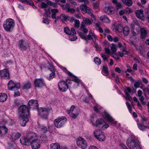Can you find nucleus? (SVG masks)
<instances>
[{
    "label": "nucleus",
    "instance_id": "09e8293b",
    "mask_svg": "<svg viewBox=\"0 0 149 149\" xmlns=\"http://www.w3.org/2000/svg\"><path fill=\"white\" fill-rule=\"evenodd\" d=\"M51 11L52 13V14H56L57 13H58V10L57 9H52Z\"/></svg>",
    "mask_w": 149,
    "mask_h": 149
},
{
    "label": "nucleus",
    "instance_id": "423d86ee",
    "mask_svg": "<svg viewBox=\"0 0 149 149\" xmlns=\"http://www.w3.org/2000/svg\"><path fill=\"white\" fill-rule=\"evenodd\" d=\"M93 133L95 137L99 141H103L105 140V136L100 130H97L94 132Z\"/></svg>",
    "mask_w": 149,
    "mask_h": 149
},
{
    "label": "nucleus",
    "instance_id": "c756f323",
    "mask_svg": "<svg viewBox=\"0 0 149 149\" xmlns=\"http://www.w3.org/2000/svg\"><path fill=\"white\" fill-rule=\"evenodd\" d=\"M86 4H82L80 6V8L82 13H86V10L87 8H88L86 6Z\"/></svg>",
    "mask_w": 149,
    "mask_h": 149
},
{
    "label": "nucleus",
    "instance_id": "b1692460",
    "mask_svg": "<svg viewBox=\"0 0 149 149\" xmlns=\"http://www.w3.org/2000/svg\"><path fill=\"white\" fill-rule=\"evenodd\" d=\"M8 129L4 125L0 126V136H2L7 132Z\"/></svg>",
    "mask_w": 149,
    "mask_h": 149
},
{
    "label": "nucleus",
    "instance_id": "aec40b11",
    "mask_svg": "<svg viewBox=\"0 0 149 149\" xmlns=\"http://www.w3.org/2000/svg\"><path fill=\"white\" fill-rule=\"evenodd\" d=\"M91 122L93 125L96 127L99 126L100 125L102 126L103 124H105V121L103 119H98L96 120L95 123L91 120Z\"/></svg>",
    "mask_w": 149,
    "mask_h": 149
},
{
    "label": "nucleus",
    "instance_id": "4c0bfd02",
    "mask_svg": "<svg viewBox=\"0 0 149 149\" xmlns=\"http://www.w3.org/2000/svg\"><path fill=\"white\" fill-rule=\"evenodd\" d=\"M116 46L113 43L111 44V49L113 54L116 51Z\"/></svg>",
    "mask_w": 149,
    "mask_h": 149
},
{
    "label": "nucleus",
    "instance_id": "c9c22d12",
    "mask_svg": "<svg viewBox=\"0 0 149 149\" xmlns=\"http://www.w3.org/2000/svg\"><path fill=\"white\" fill-rule=\"evenodd\" d=\"M86 13H87L89 15H90L92 17H93L94 19H95V16L92 12L90 8L88 7V8H87V9Z\"/></svg>",
    "mask_w": 149,
    "mask_h": 149
},
{
    "label": "nucleus",
    "instance_id": "6e6d98bb",
    "mask_svg": "<svg viewBox=\"0 0 149 149\" xmlns=\"http://www.w3.org/2000/svg\"><path fill=\"white\" fill-rule=\"evenodd\" d=\"M45 14L47 16V17H50V12H49V10H47L46 9H45Z\"/></svg>",
    "mask_w": 149,
    "mask_h": 149
},
{
    "label": "nucleus",
    "instance_id": "4468645a",
    "mask_svg": "<svg viewBox=\"0 0 149 149\" xmlns=\"http://www.w3.org/2000/svg\"><path fill=\"white\" fill-rule=\"evenodd\" d=\"M28 105L30 108H32L33 109H37L38 106V101L36 100H30L28 102Z\"/></svg>",
    "mask_w": 149,
    "mask_h": 149
},
{
    "label": "nucleus",
    "instance_id": "20e7f679",
    "mask_svg": "<svg viewBox=\"0 0 149 149\" xmlns=\"http://www.w3.org/2000/svg\"><path fill=\"white\" fill-rule=\"evenodd\" d=\"M66 118L65 116L55 119L54 121L55 126L58 128L63 126L66 122Z\"/></svg>",
    "mask_w": 149,
    "mask_h": 149
},
{
    "label": "nucleus",
    "instance_id": "052dcab7",
    "mask_svg": "<svg viewBox=\"0 0 149 149\" xmlns=\"http://www.w3.org/2000/svg\"><path fill=\"white\" fill-rule=\"evenodd\" d=\"M80 2H84L85 4H88V0H78Z\"/></svg>",
    "mask_w": 149,
    "mask_h": 149
},
{
    "label": "nucleus",
    "instance_id": "a19ab883",
    "mask_svg": "<svg viewBox=\"0 0 149 149\" xmlns=\"http://www.w3.org/2000/svg\"><path fill=\"white\" fill-rule=\"evenodd\" d=\"M139 128L141 130H144L147 127L141 124H138Z\"/></svg>",
    "mask_w": 149,
    "mask_h": 149
},
{
    "label": "nucleus",
    "instance_id": "72a5a7b5",
    "mask_svg": "<svg viewBox=\"0 0 149 149\" xmlns=\"http://www.w3.org/2000/svg\"><path fill=\"white\" fill-rule=\"evenodd\" d=\"M60 17L61 21L63 22L66 21L69 17V16L68 15H65L64 14H62L60 16Z\"/></svg>",
    "mask_w": 149,
    "mask_h": 149
},
{
    "label": "nucleus",
    "instance_id": "473e14b6",
    "mask_svg": "<svg viewBox=\"0 0 149 149\" xmlns=\"http://www.w3.org/2000/svg\"><path fill=\"white\" fill-rule=\"evenodd\" d=\"M100 19L102 21L107 23H109L110 22L109 19L105 15H102L101 16Z\"/></svg>",
    "mask_w": 149,
    "mask_h": 149
},
{
    "label": "nucleus",
    "instance_id": "f3484780",
    "mask_svg": "<svg viewBox=\"0 0 149 149\" xmlns=\"http://www.w3.org/2000/svg\"><path fill=\"white\" fill-rule=\"evenodd\" d=\"M143 10L142 9L140 10H136L135 13L136 16L140 19L142 20H144V17L143 15Z\"/></svg>",
    "mask_w": 149,
    "mask_h": 149
},
{
    "label": "nucleus",
    "instance_id": "a18cd8bd",
    "mask_svg": "<svg viewBox=\"0 0 149 149\" xmlns=\"http://www.w3.org/2000/svg\"><path fill=\"white\" fill-rule=\"evenodd\" d=\"M74 26L75 27L78 28L79 27L80 22L79 20L76 19L74 20Z\"/></svg>",
    "mask_w": 149,
    "mask_h": 149
},
{
    "label": "nucleus",
    "instance_id": "49530a36",
    "mask_svg": "<svg viewBox=\"0 0 149 149\" xmlns=\"http://www.w3.org/2000/svg\"><path fill=\"white\" fill-rule=\"evenodd\" d=\"M102 71L106 74H108V71L107 70V68L105 66H103V68Z\"/></svg>",
    "mask_w": 149,
    "mask_h": 149
},
{
    "label": "nucleus",
    "instance_id": "bf43d9fd",
    "mask_svg": "<svg viewBox=\"0 0 149 149\" xmlns=\"http://www.w3.org/2000/svg\"><path fill=\"white\" fill-rule=\"evenodd\" d=\"M91 35L92 37L93 38V40L94 42H95L96 41V39L97 38V36L96 35H94L93 33H91Z\"/></svg>",
    "mask_w": 149,
    "mask_h": 149
},
{
    "label": "nucleus",
    "instance_id": "a878e982",
    "mask_svg": "<svg viewBox=\"0 0 149 149\" xmlns=\"http://www.w3.org/2000/svg\"><path fill=\"white\" fill-rule=\"evenodd\" d=\"M79 111L76 109H75L74 111L70 114V117L75 118L79 115Z\"/></svg>",
    "mask_w": 149,
    "mask_h": 149
},
{
    "label": "nucleus",
    "instance_id": "39448f33",
    "mask_svg": "<svg viewBox=\"0 0 149 149\" xmlns=\"http://www.w3.org/2000/svg\"><path fill=\"white\" fill-rule=\"evenodd\" d=\"M9 90L15 91H17L20 88L19 84L14 83L12 80H10L8 84Z\"/></svg>",
    "mask_w": 149,
    "mask_h": 149
},
{
    "label": "nucleus",
    "instance_id": "4d7b16f0",
    "mask_svg": "<svg viewBox=\"0 0 149 149\" xmlns=\"http://www.w3.org/2000/svg\"><path fill=\"white\" fill-rule=\"evenodd\" d=\"M140 85V84L139 81L136 82L134 84V86L136 88H139Z\"/></svg>",
    "mask_w": 149,
    "mask_h": 149
},
{
    "label": "nucleus",
    "instance_id": "338daca9",
    "mask_svg": "<svg viewBox=\"0 0 149 149\" xmlns=\"http://www.w3.org/2000/svg\"><path fill=\"white\" fill-rule=\"evenodd\" d=\"M108 40L110 42H112L113 40V38L110 35H109L107 36Z\"/></svg>",
    "mask_w": 149,
    "mask_h": 149
},
{
    "label": "nucleus",
    "instance_id": "7ed1b4c3",
    "mask_svg": "<svg viewBox=\"0 0 149 149\" xmlns=\"http://www.w3.org/2000/svg\"><path fill=\"white\" fill-rule=\"evenodd\" d=\"M18 112L20 116H29V110L27 106L22 105L20 106L18 109Z\"/></svg>",
    "mask_w": 149,
    "mask_h": 149
},
{
    "label": "nucleus",
    "instance_id": "9b49d317",
    "mask_svg": "<svg viewBox=\"0 0 149 149\" xmlns=\"http://www.w3.org/2000/svg\"><path fill=\"white\" fill-rule=\"evenodd\" d=\"M26 137L30 141V142L38 139V136L37 134L33 132H29L26 134Z\"/></svg>",
    "mask_w": 149,
    "mask_h": 149
},
{
    "label": "nucleus",
    "instance_id": "37998d69",
    "mask_svg": "<svg viewBox=\"0 0 149 149\" xmlns=\"http://www.w3.org/2000/svg\"><path fill=\"white\" fill-rule=\"evenodd\" d=\"M64 31L67 34L69 35L71 33V31L68 27L65 28Z\"/></svg>",
    "mask_w": 149,
    "mask_h": 149
},
{
    "label": "nucleus",
    "instance_id": "7c9ffc66",
    "mask_svg": "<svg viewBox=\"0 0 149 149\" xmlns=\"http://www.w3.org/2000/svg\"><path fill=\"white\" fill-rule=\"evenodd\" d=\"M124 35L125 36L128 35L130 33V29L127 26H125L123 28V31Z\"/></svg>",
    "mask_w": 149,
    "mask_h": 149
},
{
    "label": "nucleus",
    "instance_id": "8fccbe9b",
    "mask_svg": "<svg viewBox=\"0 0 149 149\" xmlns=\"http://www.w3.org/2000/svg\"><path fill=\"white\" fill-rule=\"evenodd\" d=\"M48 7L47 3L46 4L44 2H42L41 3V7L42 8H45Z\"/></svg>",
    "mask_w": 149,
    "mask_h": 149
},
{
    "label": "nucleus",
    "instance_id": "dca6fc26",
    "mask_svg": "<svg viewBox=\"0 0 149 149\" xmlns=\"http://www.w3.org/2000/svg\"><path fill=\"white\" fill-rule=\"evenodd\" d=\"M30 144L31 145V147L33 149H38L40 148V144L38 139L31 141Z\"/></svg>",
    "mask_w": 149,
    "mask_h": 149
},
{
    "label": "nucleus",
    "instance_id": "e2e57ef3",
    "mask_svg": "<svg viewBox=\"0 0 149 149\" xmlns=\"http://www.w3.org/2000/svg\"><path fill=\"white\" fill-rule=\"evenodd\" d=\"M48 69L51 72H53V71H55L53 66L52 65H50L49 67V68Z\"/></svg>",
    "mask_w": 149,
    "mask_h": 149
},
{
    "label": "nucleus",
    "instance_id": "a211bd4d",
    "mask_svg": "<svg viewBox=\"0 0 149 149\" xmlns=\"http://www.w3.org/2000/svg\"><path fill=\"white\" fill-rule=\"evenodd\" d=\"M104 10L106 13L109 15L113 14L114 13V9L111 6L105 7Z\"/></svg>",
    "mask_w": 149,
    "mask_h": 149
},
{
    "label": "nucleus",
    "instance_id": "6e6552de",
    "mask_svg": "<svg viewBox=\"0 0 149 149\" xmlns=\"http://www.w3.org/2000/svg\"><path fill=\"white\" fill-rule=\"evenodd\" d=\"M77 145L82 149L86 148L87 146V143L86 141L82 137H79L77 141Z\"/></svg>",
    "mask_w": 149,
    "mask_h": 149
},
{
    "label": "nucleus",
    "instance_id": "f704fd0d",
    "mask_svg": "<svg viewBox=\"0 0 149 149\" xmlns=\"http://www.w3.org/2000/svg\"><path fill=\"white\" fill-rule=\"evenodd\" d=\"M69 38L71 41H74L77 39V37L75 35L71 33L69 35Z\"/></svg>",
    "mask_w": 149,
    "mask_h": 149
},
{
    "label": "nucleus",
    "instance_id": "c85d7f7f",
    "mask_svg": "<svg viewBox=\"0 0 149 149\" xmlns=\"http://www.w3.org/2000/svg\"><path fill=\"white\" fill-rule=\"evenodd\" d=\"M51 149H60V145L57 143H52L50 144Z\"/></svg>",
    "mask_w": 149,
    "mask_h": 149
},
{
    "label": "nucleus",
    "instance_id": "de8ad7c7",
    "mask_svg": "<svg viewBox=\"0 0 149 149\" xmlns=\"http://www.w3.org/2000/svg\"><path fill=\"white\" fill-rule=\"evenodd\" d=\"M79 35L80 37L83 39H84L86 37L85 36L86 35L83 32H78Z\"/></svg>",
    "mask_w": 149,
    "mask_h": 149
},
{
    "label": "nucleus",
    "instance_id": "e433bc0d",
    "mask_svg": "<svg viewBox=\"0 0 149 149\" xmlns=\"http://www.w3.org/2000/svg\"><path fill=\"white\" fill-rule=\"evenodd\" d=\"M61 6L64 10H67V12L70 8L69 4L68 3L65 5H63Z\"/></svg>",
    "mask_w": 149,
    "mask_h": 149
},
{
    "label": "nucleus",
    "instance_id": "680f3d73",
    "mask_svg": "<svg viewBox=\"0 0 149 149\" xmlns=\"http://www.w3.org/2000/svg\"><path fill=\"white\" fill-rule=\"evenodd\" d=\"M83 101L85 102L88 103L89 102V99L88 98H86L85 99H84V98H86V97L85 96H82Z\"/></svg>",
    "mask_w": 149,
    "mask_h": 149
},
{
    "label": "nucleus",
    "instance_id": "2eb2a0df",
    "mask_svg": "<svg viewBox=\"0 0 149 149\" xmlns=\"http://www.w3.org/2000/svg\"><path fill=\"white\" fill-rule=\"evenodd\" d=\"M19 47L22 50H26L28 47V45L27 42L23 40H19L18 42Z\"/></svg>",
    "mask_w": 149,
    "mask_h": 149
},
{
    "label": "nucleus",
    "instance_id": "774afa93",
    "mask_svg": "<svg viewBox=\"0 0 149 149\" xmlns=\"http://www.w3.org/2000/svg\"><path fill=\"white\" fill-rule=\"evenodd\" d=\"M85 24H86L85 23L83 22L81 23V29L85 28V27L86 26Z\"/></svg>",
    "mask_w": 149,
    "mask_h": 149
},
{
    "label": "nucleus",
    "instance_id": "58836bf2",
    "mask_svg": "<svg viewBox=\"0 0 149 149\" xmlns=\"http://www.w3.org/2000/svg\"><path fill=\"white\" fill-rule=\"evenodd\" d=\"M83 21L85 22L86 24H92L91 21L88 18H83Z\"/></svg>",
    "mask_w": 149,
    "mask_h": 149
},
{
    "label": "nucleus",
    "instance_id": "ddd939ff",
    "mask_svg": "<svg viewBox=\"0 0 149 149\" xmlns=\"http://www.w3.org/2000/svg\"><path fill=\"white\" fill-rule=\"evenodd\" d=\"M0 76L2 79H9V74L8 70L5 69L0 71Z\"/></svg>",
    "mask_w": 149,
    "mask_h": 149
},
{
    "label": "nucleus",
    "instance_id": "c03bdc74",
    "mask_svg": "<svg viewBox=\"0 0 149 149\" xmlns=\"http://www.w3.org/2000/svg\"><path fill=\"white\" fill-rule=\"evenodd\" d=\"M75 106L73 105L70 108V109L68 111V113L69 115L72 112L74 111L75 109Z\"/></svg>",
    "mask_w": 149,
    "mask_h": 149
},
{
    "label": "nucleus",
    "instance_id": "0eeeda50",
    "mask_svg": "<svg viewBox=\"0 0 149 149\" xmlns=\"http://www.w3.org/2000/svg\"><path fill=\"white\" fill-rule=\"evenodd\" d=\"M39 115L42 118H48L49 110L46 108H40L38 109Z\"/></svg>",
    "mask_w": 149,
    "mask_h": 149
},
{
    "label": "nucleus",
    "instance_id": "4be33fe9",
    "mask_svg": "<svg viewBox=\"0 0 149 149\" xmlns=\"http://www.w3.org/2000/svg\"><path fill=\"white\" fill-rule=\"evenodd\" d=\"M26 137V135L25 137H22L20 139V143L24 145H29L30 143L29 140Z\"/></svg>",
    "mask_w": 149,
    "mask_h": 149
},
{
    "label": "nucleus",
    "instance_id": "412c9836",
    "mask_svg": "<svg viewBox=\"0 0 149 149\" xmlns=\"http://www.w3.org/2000/svg\"><path fill=\"white\" fill-rule=\"evenodd\" d=\"M140 31L141 38L142 39L145 40L148 34L146 29L145 28H141Z\"/></svg>",
    "mask_w": 149,
    "mask_h": 149
},
{
    "label": "nucleus",
    "instance_id": "f8f14e48",
    "mask_svg": "<svg viewBox=\"0 0 149 149\" xmlns=\"http://www.w3.org/2000/svg\"><path fill=\"white\" fill-rule=\"evenodd\" d=\"M34 84L36 87L42 88L45 85L43 80L42 78L36 79L34 81Z\"/></svg>",
    "mask_w": 149,
    "mask_h": 149
},
{
    "label": "nucleus",
    "instance_id": "13d9d810",
    "mask_svg": "<svg viewBox=\"0 0 149 149\" xmlns=\"http://www.w3.org/2000/svg\"><path fill=\"white\" fill-rule=\"evenodd\" d=\"M101 56L103 58V59L104 61H107L108 59L106 57V55L104 54L101 53Z\"/></svg>",
    "mask_w": 149,
    "mask_h": 149
},
{
    "label": "nucleus",
    "instance_id": "393cba45",
    "mask_svg": "<svg viewBox=\"0 0 149 149\" xmlns=\"http://www.w3.org/2000/svg\"><path fill=\"white\" fill-rule=\"evenodd\" d=\"M112 26L115 27V30H117L119 32L122 31L123 30V27L120 24L117 25L116 24H112Z\"/></svg>",
    "mask_w": 149,
    "mask_h": 149
},
{
    "label": "nucleus",
    "instance_id": "5701e85b",
    "mask_svg": "<svg viewBox=\"0 0 149 149\" xmlns=\"http://www.w3.org/2000/svg\"><path fill=\"white\" fill-rule=\"evenodd\" d=\"M38 127L40 129V130L41 132L42 133H46L47 132L48 130H50V127L49 126L48 127V129L46 126H45L44 125H41L40 124L38 125Z\"/></svg>",
    "mask_w": 149,
    "mask_h": 149
},
{
    "label": "nucleus",
    "instance_id": "bb28decb",
    "mask_svg": "<svg viewBox=\"0 0 149 149\" xmlns=\"http://www.w3.org/2000/svg\"><path fill=\"white\" fill-rule=\"evenodd\" d=\"M7 95L5 93H0V102H3L7 99Z\"/></svg>",
    "mask_w": 149,
    "mask_h": 149
},
{
    "label": "nucleus",
    "instance_id": "603ef678",
    "mask_svg": "<svg viewBox=\"0 0 149 149\" xmlns=\"http://www.w3.org/2000/svg\"><path fill=\"white\" fill-rule=\"evenodd\" d=\"M55 74V71H53V72H52L50 74L49 80H50V79L53 78L54 77Z\"/></svg>",
    "mask_w": 149,
    "mask_h": 149
},
{
    "label": "nucleus",
    "instance_id": "864d4df0",
    "mask_svg": "<svg viewBox=\"0 0 149 149\" xmlns=\"http://www.w3.org/2000/svg\"><path fill=\"white\" fill-rule=\"evenodd\" d=\"M120 145L121 146L122 149H128L123 143H120Z\"/></svg>",
    "mask_w": 149,
    "mask_h": 149
},
{
    "label": "nucleus",
    "instance_id": "69168bd1",
    "mask_svg": "<svg viewBox=\"0 0 149 149\" xmlns=\"http://www.w3.org/2000/svg\"><path fill=\"white\" fill-rule=\"evenodd\" d=\"M21 136V134L19 133H17L15 135V139H16L19 138Z\"/></svg>",
    "mask_w": 149,
    "mask_h": 149
},
{
    "label": "nucleus",
    "instance_id": "f257e3e1",
    "mask_svg": "<svg viewBox=\"0 0 149 149\" xmlns=\"http://www.w3.org/2000/svg\"><path fill=\"white\" fill-rule=\"evenodd\" d=\"M126 143L130 149H138L139 148L138 142L135 139L132 137L128 138Z\"/></svg>",
    "mask_w": 149,
    "mask_h": 149
},
{
    "label": "nucleus",
    "instance_id": "f03ea898",
    "mask_svg": "<svg viewBox=\"0 0 149 149\" xmlns=\"http://www.w3.org/2000/svg\"><path fill=\"white\" fill-rule=\"evenodd\" d=\"M15 25L14 21L12 19L9 18L6 19L3 24V27L4 29L7 31H10Z\"/></svg>",
    "mask_w": 149,
    "mask_h": 149
},
{
    "label": "nucleus",
    "instance_id": "0e129e2a",
    "mask_svg": "<svg viewBox=\"0 0 149 149\" xmlns=\"http://www.w3.org/2000/svg\"><path fill=\"white\" fill-rule=\"evenodd\" d=\"M110 33V30L108 29H107L104 30V35H106V33Z\"/></svg>",
    "mask_w": 149,
    "mask_h": 149
},
{
    "label": "nucleus",
    "instance_id": "6ab92c4d",
    "mask_svg": "<svg viewBox=\"0 0 149 149\" xmlns=\"http://www.w3.org/2000/svg\"><path fill=\"white\" fill-rule=\"evenodd\" d=\"M103 116L107 118V120L109 121L112 125H115L116 124V122L107 113H104Z\"/></svg>",
    "mask_w": 149,
    "mask_h": 149
},
{
    "label": "nucleus",
    "instance_id": "cd10ccee",
    "mask_svg": "<svg viewBox=\"0 0 149 149\" xmlns=\"http://www.w3.org/2000/svg\"><path fill=\"white\" fill-rule=\"evenodd\" d=\"M31 87V84L30 81H28L25 83L22 88L23 89H28L30 88Z\"/></svg>",
    "mask_w": 149,
    "mask_h": 149
},
{
    "label": "nucleus",
    "instance_id": "1a4fd4ad",
    "mask_svg": "<svg viewBox=\"0 0 149 149\" xmlns=\"http://www.w3.org/2000/svg\"><path fill=\"white\" fill-rule=\"evenodd\" d=\"M58 86L60 90L62 92L66 91L68 88L67 84L64 81H60L58 83Z\"/></svg>",
    "mask_w": 149,
    "mask_h": 149
},
{
    "label": "nucleus",
    "instance_id": "5fc2aeb1",
    "mask_svg": "<svg viewBox=\"0 0 149 149\" xmlns=\"http://www.w3.org/2000/svg\"><path fill=\"white\" fill-rule=\"evenodd\" d=\"M116 6L117 10L122 8V6L121 4V3H116Z\"/></svg>",
    "mask_w": 149,
    "mask_h": 149
},
{
    "label": "nucleus",
    "instance_id": "9d476101",
    "mask_svg": "<svg viewBox=\"0 0 149 149\" xmlns=\"http://www.w3.org/2000/svg\"><path fill=\"white\" fill-rule=\"evenodd\" d=\"M29 116H24L23 115L20 116L19 118L20 124L23 126H25L26 123L29 120Z\"/></svg>",
    "mask_w": 149,
    "mask_h": 149
},
{
    "label": "nucleus",
    "instance_id": "79ce46f5",
    "mask_svg": "<svg viewBox=\"0 0 149 149\" xmlns=\"http://www.w3.org/2000/svg\"><path fill=\"white\" fill-rule=\"evenodd\" d=\"M125 94L126 95L125 98L127 100H130L132 99V97L130 96V94L127 92H125Z\"/></svg>",
    "mask_w": 149,
    "mask_h": 149
},
{
    "label": "nucleus",
    "instance_id": "3c124183",
    "mask_svg": "<svg viewBox=\"0 0 149 149\" xmlns=\"http://www.w3.org/2000/svg\"><path fill=\"white\" fill-rule=\"evenodd\" d=\"M126 13L129 14L132 12V10L129 8H127L125 10Z\"/></svg>",
    "mask_w": 149,
    "mask_h": 149
},
{
    "label": "nucleus",
    "instance_id": "ea45409f",
    "mask_svg": "<svg viewBox=\"0 0 149 149\" xmlns=\"http://www.w3.org/2000/svg\"><path fill=\"white\" fill-rule=\"evenodd\" d=\"M94 61L97 65H100L101 63L100 59L97 57H96L94 58Z\"/></svg>",
    "mask_w": 149,
    "mask_h": 149
},
{
    "label": "nucleus",
    "instance_id": "2f4dec72",
    "mask_svg": "<svg viewBox=\"0 0 149 149\" xmlns=\"http://www.w3.org/2000/svg\"><path fill=\"white\" fill-rule=\"evenodd\" d=\"M123 3L128 6H131L132 4V0H122Z\"/></svg>",
    "mask_w": 149,
    "mask_h": 149
}]
</instances>
